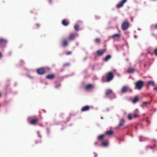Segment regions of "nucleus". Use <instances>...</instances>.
<instances>
[{
	"label": "nucleus",
	"mask_w": 157,
	"mask_h": 157,
	"mask_svg": "<svg viewBox=\"0 0 157 157\" xmlns=\"http://www.w3.org/2000/svg\"><path fill=\"white\" fill-rule=\"evenodd\" d=\"M114 77V75L113 73L112 72H109L106 75V79L105 81L104 80L105 77H102V79L104 81L108 82L111 81L113 79Z\"/></svg>",
	"instance_id": "1"
},
{
	"label": "nucleus",
	"mask_w": 157,
	"mask_h": 157,
	"mask_svg": "<svg viewBox=\"0 0 157 157\" xmlns=\"http://www.w3.org/2000/svg\"><path fill=\"white\" fill-rule=\"evenodd\" d=\"M144 82L141 80H139L135 83V89L140 90L144 85Z\"/></svg>",
	"instance_id": "2"
},
{
	"label": "nucleus",
	"mask_w": 157,
	"mask_h": 157,
	"mask_svg": "<svg viewBox=\"0 0 157 157\" xmlns=\"http://www.w3.org/2000/svg\"><path fill=\"white\" fill-rule=\"evenodd\" d=\"M129 26V23L126 19V21H124L121 25V29L123 30H125L128 29Z\"/></svg>",
	"instance_id": "3"
},
{
	"label": "nucleus",
	"mask_w": 157,
	"mask_h": 157,
	"mask_svg": "<svg viewBox=\"0 0 157 157\" xmlns=\"http://www.w3.org/2000/svg\"><path fill=\"white\" fill-rule=\"evenodd\" d=\"M7 40L4 38H0V48H4L6 46L7 43Z\"/></svg>",
	"instance_id": "4"
},
{
	"label": "nucleus",
	"mask_w": 157,
	"mask_h": 157,
	"mask_svg": "<svg viewBox=\"0 0 157 157\" xmlns=\"http://www.w3.org/2000/svg\"><path fill=\"white\" fill-rule=\"evenodd\" d=\"M127 2V0H122L119 2L116 5V7L118 9L122 7L124 4Z\"/></svg>",
	"instance_id": "5"
},
{
	"label": "nucleus",
	"mask_w": 157,
	"mask_h": 157,
	"mask_svg": "<svg viewBox=\"0 0 157 157\" xmlns=\"http://www.w3.org/2000/svg\"><path fill=\"white\" fill-rule=\"evenodd\" d=\"M78 36V35L76 33H71L68 37V40H73Z\"/></svg>",
	"instance_id": "6"
},
{
	"label": "nucleus",
	"mask_w": 157,
	"mask_h": 157,
	"mask_svg": "<svg viewBox=\"0 0 157 157\" xmlns=\"http://www.w3.org/2000/svg\"><path fill=\"white\" fill-rule=\"evenodd\" d=\"M61 44L62 47H65L68 45L67 40L66 38L63 39L61 41Z\"/></svg>",
	"instance_id": "7"
},
{
	"label": "nucleus",
	"mask_w": 157,
	"mask_h": 157,
	"mask_svg": "<svg viewBox=\"0 0 157 157\" xmlns=\"http://www.w3.org/2000/svg\"><path fill=\"white\" fill-rule=\"evenodd\" d=\"M37 72L38 74L42 75L45 74V71L44 68H38L37 70Z\"/></svg>",
	"instance_id": "8"
},
{
	"label": "nucleus",
	"mask_w": 157,
	"mask_h": 157,
	"mask_svg": "<svg viewBox=\"0 0 157 157\" xmlns=\"http://www.w3.org/2000/svg\"><path fill=\"white\" fill-rule=\"evenodd\" d=\"M39 121V119L36 117L32 119L29 122V123L35 125L36 124L37 122Z\"/></svg>",
	"instance_id": "9"
},
{
	"label": "nucleus",
	"mask_w": 157,
	"mask_h": 157,
	"mask_svg": "<svg viewBox=\"0 0 157 157\" xmlns=\"http://www.w3.org/2000/svg\"><path fill=\"white\" fill-rule=\"evenodd\" d=\"M105 51V49L99 50L97 51V54L98 55L100 56L102 55Z\"/></svg>",
	"instance_id": "10"
},
{
	"label": "nucleus",
	"mask_w": 157,
	"mask_h": 157,
	"mask_svg": "<svg viewBox=\"0 0 157 157\" xmlns=\"http://www.w3.org/2000/svg\"><path fill=\"white\" fill-rule=\"evenodd\" d=\"M94 88V86L91 84H88L85 87V89L89 91Z\"/></svg>",
	"instance_id": "11"
},
{
	"label": "nucleus",
	"mask_w": 157,
	"mask_h": 157,
	"mask_svg": "<svg viewBox=\"0 0 157 157\" xmlns=\"http://www.w3.org/2000/svg\"><path fill=\"white\" fill-rule=\"evenodd\" d=\"M55 77V75L54 74L48 75L46 76V78L49 79H52Z\"/></svg>",
	"instance_id": "12"
},
{
	"label": "nucleus",
	"mask_w": 157,
	"mask_h": 157,
	"mask_svg": "<svg viewBox=\"0 0 157 157\" xmlns=\"http://www.w3.org/2000/svg\"><path fill=\"white\" fill-rule=\"evenodd\" d=\"M113 94V95H115L113 93L112 90L110 89L107 90L105 92V95H108L110 94Z\"/></svg>",
	"instance_id": "13"
},
{
	"label": "nucleus",
	"mask_w": 157,
	"mask_h": 157,
	"mask_svg": "<svg viewBox=\"0 0 157 157\" xmlns=\"http://www.w3.org/2000/svg\"><path fill=\"white\" fill-rule=\"evenodd\" d=\"M90 109V107L89 106L86 105L82 107L81 109V110L82 112L86 111L89 110Z\"/></svg>",
	"instance_id": "14"
},
{
	"label": "nucleus",
	"mask_w": 157,
	"mask_h": 157,
	"mask_svg": "<svg viewBox=\"0 0 157 157\" xmlns=\"http://www.w3.org/2000/svg\"><path fill=\"white\" fill-rule=\"evenodd\" d=\"M128 90V87L127 86H124L121 89V92L122 93H124L126 92Z\"/></svg>",
	"instance_id": "15"
},
{
	"label": "nucleus",
	"mask_w": 157,
	"mask_h": 157,
	"mask_svg": "<svg viewBox=\"0 0 157 157\" xmlns=\"http://www.w3.org/2000/svg\"><path fill=\"white\" fill-rule=\"evenodd\" d=\"M139 113V110L137 109H136L133 112L134 116L135 118L138 117V114Z\"/></svg>",
	"instance_id": "16"
},
{
	"label": "nucleus",
	"mask_w": 157,
	"mask_h": 157,
	"mask_svg": "<svg viewBox=\"0 0 157 157\" xmlns=\"http://www.w3.org/2000/svg\"><path fill=\"white\" fill-rule=\"evenodd\" d=\"M151 100H150L149 101H143L142 102V104L141 105L142 106H146L147 105H150L151 102Z\"/></svg>",
	"instance_id": "17"
},
{
	"label": "nucleus",
	"mask_w": 157,
	"mask_h": 157,
	"mask_svg": "<svg viewBox=\"0 0 157 157\" xmlns=\"http://www.w3.org/2000/svg\"><path fill=\"white\" fill-rule=\"evenodd\" d=\"M113 132L112 130L107 131L105 132V134L108 136H111L113 134Z\"/></svg>",
	"instance_id": "18"
},
{
	"label": "nucleus",
	"mask_w": 157,
	"mask_h": 157,
	"mask_svg": "<svg viewBox=\"0 0 157 157\" xmlns=\"http://www.w3.org/2000/svg\"><path fill=\"white\" fill-rule=\"evenodd\" d=\"M62 24L64 26H67L69 23L66 19H63L62 21Z\"/></svg>",
	"instance_id": "19"
},
{
	"label": "nucleus",
	"mask_w": 157,
	"mask_h": 157,
	"mask_svg": "<svg viewBox=\"0 0 157 157\" xmlns=\"http://www.w3.org/2000/svg\"><path fill=\"white\" fill-rule=\"evenodd\" d=\"M111 58V56L110 55H107L104 59V60L105 61H107Z\"/></svg>",
	"instance_id": "20"
},
{
	"label": "nucleus",
	"mask_w": 157,
	"mask_h": 157,
	"mask_svg": "<svg viewBox=\"0 0 157 157\" xmlns=\"http://www.w3.org/2000/svg\"><path fill=\"white\" fill-rule=\"evenodd\" d=\"M104 137V135H101L99 136L98 137V139L102 141Z\"/></svg>",
	"instance_id": "21"
},
{
	"label": "nucleus",
	"mask_w": 157,
	"mask_h": 157,
	"mask_svg": "<svg viewBox=\"0 0 157 157\" xmlns=\"http://www.w3.org/2000/svg\"><path fill=\"white\" fill-rule=\"evenodd\" d=\"M124 123V119H121V120L120 121L119 125L120 126H122Z\"/></svg>",
	"instance_id": "22"
},
{
	"label": "nucleus",
	"mask_w": 157,
	"mask_h": 157,
	"mask_svg": "<svg viewBox=\"0 0 157 157\" xmlns=\"http://www.w3.org/2000/svg\"><path fill=\"white\" fill-rule=\"evenodd\" d=\"M102 145L104 146H106L108 145V141L107 140H106L105 141H103L102 142Z\"/></svg>",
	"instance_id": "23"
},
{
	"label": "nucleus",
	"mask_w": 157,
	"mask_h": 157,
	"mask_svg": "<svg viewBox=\"0 0 157 157\" xmlns=\"http://www.w3.org/2000/svg\"><path fill=\"white\" fill-rule=\"evenodd\" d=\"M134 69L132 68H129L128 70V72L129 73H132L134 71Z\"/></svg>",
	"instance_id": "24"
},
{
	"label": "nucleus",
	"mask_w": 157,
	"mask_h": 157,
	"mask_svg": "<svg viewBox=\"0 0 157 157\" xmlns=\"http://www.w3.org/2000/svg\"><path fill=\"white\" fill-rule=\"evenodd\" d=\"M120 36V34H114L112 36V38H114L115 37L118 38Z\"/></svg>",
	"instance_id": "25"
},
{
	"label": "nucleus",
	"mask_w": 157,
	"mask_h": 157,
	"mask_svg": "<svg viewBox=\"0 0 157 157\" xmlns=\"http://www.w3.org/2000/svg\"><path fill=\"white\" fill-rule=\"evenodd\" d=\"M148 85H152V86H155V84H154V82L152 81H149L148 82Z\"/></svg>",
	"instance_id": "26"
},
{
	"label": "nucleus",
	"mask_w": 157,
	"mask_h": 157,
	"mask_svg": "<svg viewBox=\"0 0 157 157\" xmlns=\"http://www.w3.org/2000/svg\"><path fill=\"white\" fill-rule=\"evenodd\" d=\"M79 25H76L74 26V29L76 31H78L79 30Z\"/></svg>",
	"instance_id": "27"
},
{
	"label": "nucleus",
	"mask_w": 157,
	"mask_h": 157,
	"mask_svg": "<svg viewBox=\"0 0 157 157\" xmlns=\"http://www.w3.org/2000/svg\"><path fill=\"white\" fill-rule=\"evenodd\" d=\"M139 101V99H133L132 101V102L135 104L136 102H137Z\"/></svg>",
	"instance_id": "28"
},
{
	"label": "nucleus",
	"mask_w": 157,
	"mask_h": 157,
	"mask_svg": "<svg viewBox=\"0 0 157 157\" xmlns=\"http://www.w3.org/2000/svg\"><path fill=\"white\" fill-rule=\"evenodd\" d=\"M151 28L152 29H157V23L155 25L154 27L153 25H152L151 26Z\"/></svg>",
	"instance_id": "29"
},
{
	"label": "nucleus",
	"mask_w": 157,
	"mask_h": 157,
	"mask_svg": "<svg viewBox=\"0 0 157 157\" xmlns=\"http://www.w3.org/2000/svg\"><path fill=\"white\" fill-rule=\"evenodd\" d=\"M70 65V63H65L63 64V66L64 67H66L69 66Z\"/></svg>",
	"instance_id": "30"
},
{
	"label": "nucleus",
	"mask_w": 157,
	"mask_h": 157,
	"mask_svg": "<svg viewBox=\"0 0 157 157\" xmlns=\"http://www.w3.org/2000/svg\"><path fill=\"white\" fill-rule=\"evenodd\" d=\"M95 41L97 43H99L100 41V40L99 38H96L95 40Z\"/></svg>",
	"instance_id": "31"
},
{
	"label": "nucleus",
	"mask_w": 157,
	"mask_h": 157,
	"mask_svg": "<svg viewBox=\"0 0 157 157\" xmlns=\"http://www.w3.org/2000/svg\"><path fill=\"white\" fill-rule=\"evenodd\" d=\"M128 118L129 120H131L132 119V117L131 116L130 114H128Z\"/></svg>",
	"instance_id": "32"
},
{
	"label": "nucleus",
	"mask_w": 157,
	"mask_h": 157,
	"mask_svg": "<svg viewBox=\"0 0 157 157\" xmlns=\"http://www.w3.org/2000/svg\"><path fill=\"white\" fill-rule=\"evenodd\" d=\"M150 95L149 94H144L143 96V97H149Z\"/></svg>",
	"instance_id": "33"
},
{
	"label": "nucleus",
	"mask_w": 157,
	"mask_h": 157,
	"mask_svg": "<svg viewBox=\"0 0 157 157\" xmlns=\"http://www.w3.org/2000/svg\"><path fill=\"white\" fill-rule=\"evenodd\" d=\"M71 52L70 51H67L66 52V54L67 55H68L71 54Z\"/></svg>",
	"instance_id": "34"
},
{
	"label": "nucleus",
	"mask_w": 157,
	"mask_h": 157,
	"mask_svg": "<svg viewBox=\"0 0 157 157\" xmlns=\"http://www.w3.org/2000/svg\"><path fill=\"white\" fill-rule=\"evenodd\" d=\"M154 52L156 56H157V48L154 50Z\"/></svg>",
	"instance_id": "35"
},
{
	"label": "nucleus",
	"mask_w": 157,
	"mask_h": 157,
	"mask_svg": "<svg viewBox=\"0 0 157 157\" xmlns=\"http://www.w3.org/2000/svg\"><path fill=\"white\" fill-rule=\"evenodd\" d=\"M146 121V122L149 124H150L151 123L150 121L148 119H147Z\"/></svg>",
	"instance_id": "36"
},
{
	"label": "nucleus",
	"mask_w": 157,
	"mask_h": 157,
	"mask_svg": "<svg viewBox=\"0 0 157 157\" xmlns=\"http://www.w3.org/2000/svg\"><path fill=\"white\" fill-rule=\"evenodd\" d=\"M36 27H39L40 26V24H39L38 23L36 24Z\"/></svg>",
	"instance_id": "37"
},
{
	"label": "nucleus",
	"mask_w": 157,
	"mask_h": 157,
	"mask_svg": "<svg viewBox=\"0 0 157 157\" xmlns=\"http://www.w3.org/2000/svg\"><path fill=\"white\" fill-rule=\"evenodd\" d=\"M52 0H48V2L50 4H51L52 2Z\"/></svg>",
	"instance_id": "38"
},
{
	"label": "nucleus",
	"mask_w": 157,
	"mask_h": 157,
	"mask_svg": "<svg viewBox=\"0 0 157 157\" xmlns=\"http://www.w3.org/2000/svg\"><path fill=\"white\" fill-rule=\"evenodd\" d=\"M2 57V54L1 52H0V59Z\"/></svg>",
	"instance_id": "39"
},
{
	"label": "nucleus",
	"mask_w": 157,
	"mask_h": 157,
	"mask_svg": "<svg viewBox=\"0 0 157 157\" xmlns=\"http://www.w3.org/2000/svg\"><path fill=\"white\" fill-rule=\"evenodd\" d=\"M131 20L132 21H133V17H131Z\"/></svg>",
	"instance_id": "40"
},
{
	"label": "nucleus",
	"mask_w": 157,
	"mask_h": 157,
	"mask_svg": "<svg viewBox=\"0 0 157 157\" xmlns=\"http://www.w3.org/2000/svg\"><path fill=\"white\" fill-rule=\"evenodd\" d=\"M134 98H139V97L138 96H136Z\"/></svg>",
	"instance_id": "41"
},
{
	"label": "nucleus",
	"mask_w": 157,
	"mask_h": 157,
	"mask_svg": "<svg viewBox=\"0 0 157 157\" xmlns=\"http://www.w3.org/2000/svg\"><path fill=\"white\" fill-rule=\"evenodd\" d=\"M38 134L39 136V137H40V138H41V136H40V135L39 134V133L38 132Z\"/></svg>",
	"instance_id": "42"
},
{
	"label": "nucleus",
	"mask_w": 157,
	"mask_h": 157,
	"mask_svg": "<svg viewBox=\"0 0 157 157\" xmlns=\"http://www.w3.org/2000/svg\"><path fill=\"white\" fill-rule=\"evenodd\" d=\"M147 147H150V148L151 149L152 148V146H148Z\"/></svg>",
	"instance_id": "43"
},
{
	"label": "nucleus",
	"mask_w": 157,
	"mask_h": 157,
	"mask_svg": "<svg viewBox=\"0 0 157 157\" xmlns=\"http://www.w3.org/2000/svg\"><path fill=\"white\" fill-rule=\"evenodd\" d=\"M154 90H156V91H157V87H155L154 88Z\"/></svg>",
	"instance_id": "44"
},
{
	"label": "nucleus",
	"mask_w": 157,
	"mask_h": 157,
	"mask_svg": "<svg viewBox=\"0 0 157 157\" xmlns=\"http://www.w3.org/2000/svg\"><path fill=\"white\" fill-rule=\"evenodd\" d=\"M139 140H140V141H142V140H141V139H140Z\"/></svg>",
	"instance_id": "45"
},
{
	"label": "nucleus",
	"mask_w": 157,
	"mask_h": 157,
	"mask_svg": "<svg viewBox=\"0 0 157 157\" xmlns=\"http://www.w3.org/2000/svg\"><path fill=\"white\" fill-rule=\"evenodd\" d=\"M101 119H103V117H101Z\"/></svg>",
	"instance_id": "46"
},
{
	"label": "nucleus",
	"mask_w": 157,
	"mask_h": 157,
	"mask_svg": "<svg viewBox=\"0 0 157 157\" xmlns=\"http://www.w3.org/2000/svg\"><path fill=\"white\" fill-rule=\"evenodd\" d=\"M95 144H97V142H95Z\"/></svg>",
	"instance_id": "47"
},
{
	"label": "nucleus",
	"mask_w": 157,
	"mask_h": 157,
	"mask_svg": "<svg viewBox=\"0 0 157 157\" xmlns=\"http://www.w3.org/2000/svg\"><path fill=\"white\" fill-rule=\"evenodd\" d=\"M36 144H37V142H36Z\"/></svg>",
	"instance_id": "48"
}]
</instances>
